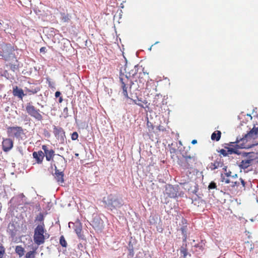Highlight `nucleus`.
<instances>
[{
  "label": "nucleus",
  "instance_id": "6e6d98bb",
  "mask_svg": "<svg viewBox=\"0 0 258 258\" xmlns=\"http://www.w3.org/2000/svg\"><path fill=\"white\" fill-rule=\"evenodd\" d=\"M246 244H247L248 245H249V242H247L246 243Z\"/></svg>",
  "mask_w": 258,
  "mask_h": 258
},
{
  "label": "nucleus",
  "instance_id": "4c0bfd02",
  "mask_svg": "<svg viewBox=\"0 0 258 258\" xmlns=\"http://www.w3.org/2000/svg\"><path fill=\"white\" fill-rule=\"evenodd\" d=\"M231 172L229 171L228 172H226L225 173V175L227 176V177H229V176H231Z\"/></svg>",
  "mask_w": 258,
  "mask_h": 258
},
{
  "label": "nucleus",
  "instance_id": "bb28decb",
  "mask_svg": "<svg viewBox=\"0 0 258 258\" xmlns=\"http://www.w3.org/2000/svg\"><path fill=\"white\" fill-rule=\"evenodd\" d=\"M36 220L39 221L40 224H41L42 222H43L44 220L43 215L42 214H39V215L37 217Z\"/></svg>",
  "mask_w": 258,
  "mask_h": 258
},
{
  "label": "nucleus",
  "instance_id": "412c9836",
  "mask_svg": "<svg viewBox=\"0 0 258 258\" xmlns=\"http://www.w3.org/2000/svg\"><path fill=\"white\" fill-rule=\"evenodd\" d=\"M15 251L20 257L24 254V249L21 246H17L15 248Z\"/></svg>",
  "mask_w": 258,
  "mask_h": 258
},
{
  "label": "nucleus",
  "instance_id": "3c124183",
  "mask_svg": "<svg viewBox=\"0 0 258 258\" xmlns=\"http://www.w3.org/2000/svg\"><path fill=\"white\" fill-rule=\"evenodd\" d=\"M232 177H237V174H235L234 175H233Z\"/></svg>",
  "mask_w": 258,
  "mask_h": 258
},
{
  "label": "nucleus",
  "instance_id": "dca6fc26",
  "mask_svg": "<svg viewBox=\"0 0 258 258\" xmlns=\"http://www.w3.org/2000/svg\"><path fill=\"white\" fill-rule=\"evenodd\" d=\"M13 93L15 96L21 99H22L23 97L26 95V94L24 93L23 90L22 89L18 88L17 86L14 88Z\"/></svg>",
  "mask_w": 258,
  "mask_h": 258
},
{
  "label": "nucleus",
  "instance_id": "473e14b6",
  "mask_svg": "<svg viewBox=\"0 0 258 258\" xmlns=\"http://www.w3.org/2000/svg\"><path fill=\"white\" fill-rule=\"evenodd\" d=\"M129 251V254L128 255L130 256V257H133L134 255V249L133 247H130L128 248Z\"/></svg>",
  "mask_w": 258,
  "mask_h": 258
},
{
  "label": "nucleus",
  "instance_id": "7ed1b4c3",
  "mask_svg": "<svg viewBox=\"0 0 258 258\" xmlns=\"http://www.w3.org/2000/svg\"><path fill=\"white\" fill-rule=\"evenodd\" d=\"M1 55L6 60H10L15 57L14 49L11 44L2 43L1 44Z\"/></svg>",
  "mask_w": 258,
  "mask_h": 258
},
{
  "label": "nucleus",
  "instance_id": "393cba45",
  "mask_svg": "<svg viewBox=\"0 0 258 258\" xmlns=\"http://www.w3.org/2000/svg\"><path fill=\"white\" fill-rule=\"evenodd\" d=\"M184 158L185 160V161L188 163L189 162H191V160H192V162H194L195 161V159H194V157H191L190 156V155H186V156H184Z\"/></svg>",
  "mask_w": 258,
  "mask_h": 258
},
{
  "label": "nucleus",
  "instance_id": "603ef678",
  "mask_svg": "<svg viewBox=\"0 0 258 258\" xmlns=\"http://www.w3.org/2000/svg\"><path fill=\"white\" fill-rule=\"evenodd\" d=\"M39 105H40L41 107H43V105H40L39 103H37Z\"/></svg>",
  "mask_w": 258,
  "mask_h": 258
},
{
  "label": "nucleus",
  "instance_id": "c85d7f7f",
  "mask_svg": "<svg viewBox=\"0 0 258 258\" xmlns=\"http://www.w3.org/2000/svg\"><path fill=\"white\" fill-rule=\"evenodd\" d=\"M10 66L11 70L12 71H13V72H15L18 68V66L17 64H11V63H10Z\"/></svg>",
  "mask_w": 258,
  "mask_h": 258
},
{
  "label": "nucleus",
  "instance_id": "72a5a7b5",
  "mask_svg": "<svg viewBox=\"0 0 258 258\" xmlns=\"http://www.w3.org/2000/svg\"><path fill=\"white\" fill-rule=\"evenodd\" d=\"M38 90H36V89H32V90H30V89H27V92L28 93H29L30 94H35L37 92Z\"/></svg>",
  "mask_w": 258,
  "mask_h": 258
},
{
  "label": "nucleus",
  "instance_id": "58836bf2",
  "mask_svg": "<svg viewBox=\"0 0 258 258\" xmlns=\"http://www.w3.org/2000/svg\"><path fill=\"white\" fill-rule=\"evenodd\" d=\"M46 48L42 47L40 49V52H45Z\"/></svg>",
  "mask_w": 258,
  "mask_h": 258
},
{
  "label": "nucleus",
  "instance_id": "a211bd4d",
  "mask_svg": "<svg viewBox=\"0 0 258 258\" xmlns=\"http://www.w3.org/2000/svg\"><path fill=\"white\" fill-rule=\"evenodd\" d=\"M186 243H183L182 245L180 248V252L181 254V257L183 258H186L187 256H191V254L187 252L186 249Z\"/></svg>",
  "mask_w": 258,
  "mask_h": 258
},
{
  "label": "nucleus",
  "instance_id": "5fc2aeb1",
  "mask_svg": "<svg viewBox=\"0 0 258 258\" xmlns=\"http://www.w3.org/2000/svg\"><path fill=\"white\" fill-rule=\"evenodd\" d=\"M230 144V146H232V144H233V142H231Z\"/></svg>",
  "mask_w": 258,
  "mask_h": 258
},
{
  "label": "nucleus",
  "instance_id": "c9c22d12",
  "mask_svg": "<svg viewBox=\"0 0 258 258\" xmlns=\"http://www.w3.org/2000/svg\"><path fill=\"white\" fill-rule=\"evenodd\" d=\"M60 94H61V93L59 91H56L55 93V97L56 98L59 97L60 96Z\"/></svg>",
  "mask_w": 258,
  "mask_h": 258
},
{
  "label": "nucleus",
  "instance_id": "6e6552de",
  "mask_svg": "<svg viewBox=\"0 0 258 258\" xmlns=\"http://www.w3.org/2000/svg\"><path fill=\"white\" fill-rule=\"evenodd\" d=\"M53 133L61 142L64 141L66 139L65 133L61 127L54 126L53 127Z\"/></svg>",
  "mask_w": 258,
  "mask_h": 258
},
{
  "label": "nucleus",
  "instance_id": "2f4dec72",
  "mask_svg": "<svg viewBox=\"0 0 258 258\" xmlns=\"http://www.w3.org/2000/svg\"><path fill=\"white\" fill-rule=\"evenodd\" d=\"M216 187V184L214 182H211L209 185V189H214Z\"/></svg>",
  "mask_w": 258,
  "mask_h": 258
},
{
  "label": "nucleus",
  "instance_id": "5701e85b",
  "mask_svg": "<svg viewBox=\"0 0 258 258\" xmlns=\"http://www.w3.org/2000/svg\"><path fill=\"white\" fill-rule=\"evenodd\" d=\"M59 243L63 247H66L67 245V242L63 236L60 237Z\"/></svg>",
  "mask_w": 258,
  "mask_h": 258
},
{
  "label": "nucleus",
  "instance_id": "9b49d317",
  "mask_svg": "<svg viewBox=\"0 0 258 258\" xmlns=\"http://www.w3.org/2000/svg\"><path fill=\"white\" fill-rule=\"evenodd\" d=\"M92 225L95 229L100 230L103 226V222L99 217L95 216L92 221Z\"/></svg>",
  "mask_w": 258,
  "mask_h": 258
},
{
  "label": "nucleus",
  "instance_id": "423d86ee",
  "mask_svg": "<svg viewBox=\"0 0 258 258\" xmlns=\"http://www.w3.org/2000/svg\"><path fill=\"white\" fill-rule=\"evenodd\" d=\"M26 110L28 114L33 118L38 121H41L43 119V116L41 114L39 109L36 108L30 103L27 104Z\"/></svg>",
  "mask_w": 258,
  "mask_h": 258
},
{
  "label": "nucleus",
  "instance_id": "1a4fd4ad",
  "mask_svg": "<svg viewBox=\"0 0 258 258\" xmlns=\"http://www.w3.org/2000/svg\"><path fill=\"white\" fill-rule=\"evenodd\" d=\"M165 192L170 198H174L177 196V188L169 184L166 186Z\"/></svg>",
  "mask_w": 258,
  "mask_h": 258
},
{
  "label": "nucleus",
  "instance_id": "f03ea898",
  "mask_svg": "<svg viewBox=\"0 0 258 258\" xmlns=\"http://www.w3.org/2000/svg\"><path fill=\"white\" fill-rule=\"evenodd\" d=\"M103 203L105 207L110 210L119 208L124 204L123 200L115 195H110L106 199L104 198Z\"/></svg>",
  "mask_w": 258,
  "mask_h": 258
},
{
  "label": "nucleus",
  "instance_id": "864d4df0",
  "mask_svg": "<svg viewBox=\"0 0 258 258\" xmlns=\"http://www.w3.org/2000/svg\"><path fill=\"white\" fill-rule=\"evenodd\" d=\"M183 242H185L186 241V238H185L183 240Z\"/></svg>",
  "mask_w": 258,
  "mask_h": 258
},
{
  "label": "nucleus",
  "instance_id": "39448f33",
  "mask_svg": "<svg viewBox=\"0 0 258 258\" xmlns=\"http://www.w3.org/2000/svg\"><path fill=\"white\" fill-rule=\"evenodd\" d=\"M123 76V74L120 72V81L121 83V88H122V93L123 95L127 98L131 99L134 102L135 104L138 105V106L144 107L143 103H147V102L144 100H142L141 98H139L138 97H137L136 99H133V98H130L128 96V93L127 91V87H126V85L125 83L123 81V78L122 76Z\"/></svg>",
  "mask_w": 258,
  "mask_h": 258
},
{
  "label": "nucleus",
  "instance_id": "37998d69",
  "mask_svg": "<svg viewBox=\"0 0 258 258\" xmlns=\"http://www.w3.org/2000/svg\"><path fill=\"white\" fill-rule=\"evenodd\" d=\"M253 248H254L253 245H252V244H250V251H251Z\"/></svg>",
  "mask_w": 258,
  "mask_h": 258
},
{
  "label": "nucleus",
  "instance_id": "cd10ccee",
  "mask_svg": "<svg viewBox=\"0 0 258 258\" xmlns=\"http://www.w3.org/2000/svg\"><path fill=\"white\" fill-rule=\"evenodd\" d=\"M225 148L227 149L228 155L232 154H233V152H234L235 148L230 147H225Z\"/></svg>",
  "mask_w": 258,
  "mask_h": 258
},
{
  "label": "nucleus",
  "instance_id": "4be33fe9",
  "mask_svg": "<svg viewBox=\"0 0 258 258\" xmlns=\"http://www.w3.org/2000/svg\"><path fill=\"white\" fill-rule=\"evenodd\" d=\"M58 156H59V158L58 159V161L60 164H62L61 167H63V168H64L66 167V160L65 158L63 157H62V156H60L59 155H58Z\"/></svg>",
  "mask_w": 258,
  "mask_h": 258
},
{
  "label": "nucleus",
  "instance_id": "c756f323",
  "mask_svg": "<svg viewBox=\"0 0 258 258\" xmlns=\"http://www.w3.org/2000/svg\"><path fill=\"white\" fill-rule=\"evenodd\" d=\"M72 140H76L78 139V134L77 132H74L72 134Z\"/></svg>",
  "mask_w": 258,
  "mask_h": 258
},
{
  "label": "nucleus",
  "instance_id": "f3484780",
  "mask_svg": "<svg viewBox=\"0 0 258 258\" xmlns=\"http://www.w3.org/2000/svg\"><path fill=\"white\" fill-rule=\"evenodd\" d=\"M253 159H244L242 160L239 165L241 169H245L249 167L252 163Z\"/></svg>",
  "mask_w": 258,
  "mask_h": 258
},
{
  "label": "nucleus",
  "instance_id": "ddd939ff",
  "mask_svg": "<svg viewBox=\"0 0 258 258\" xmlns=\"http://www.w3.org/2000/svg\"><path fill=\"white\" fill-rule=\"evenodd\" d=\"M13 146V142L11 139H6L3 142V148L5 152L10 151Z\"/></svg>",
  "mask_w": 258,
  "mask_h": 258
},
{
  "label": "nucleus",
  "instance_id": "49530a36",
  "mask_svg": "<svg viewBox=\"0 0 258 258\" xmlns=\"http://www.w3.org/2000/svg\"><path fill=\"white\" fill-rule=\"evenodd\" d=\"M248 154H249V153H245V152L242 153V156H247Z\"/></svg>",
  "mask_w": 258,
  "mask_h": 258
},
{
  "label": "nucleus",
  "instance_id": "6ab92c4d",
  "mask_svg": "<svg viewBox=\"0 0 258 258\" xmlns=\"http://www.w3.org/2000/svg\"><path fill=\"white\" fill-rule=\"evenodd\" d=\"M223 164V163L216 161L214 163H211L209 165V168H210L211 170H214L219 167H222Z\"/></svg>",
  "mask_w": 258,
  "mask_h": 258
},
{
  "label": "nucleus",
  "instance_id": "09e8293b",
  "mask_svg": "<svg viewBox=\"0 0 258 258\" xmlns=\"http://www.w3.org/2000/svg\"><path fill=\"white\" fill-rule=\"evenodd\" d=\"M227 166H224L223 168V170H224V171L226 172H227Z\"/></svg>",
  "mask_w": 258,
  "mask_h": 258
},
{
  "label": "nucleus",
  "instance_id": "8fccbe9b",
  "mask_svg": "<svg viewBox=\"0 0 258 258\" xmlns=\"http://www.w3.org/2000/svg\"><path fill=\"white\" fill-rule=\"evenodd\" d=\"M241 182L242 183V184L244 185V181H243V180L241 179Z\"/></svg>",
  "mask_w": 258,
  "mask_h": 258
},
{
  "label": "nucleus",
  "instance_id": "a19ab883",
  "mask_svg": "<svg viewBox=\"0 0 258 258\" xmlns=\"http://www.w3.org/2000/svg\"><path fill=\"white\" fill-rule=\"evenodd\" d=\"M159 41H156V42L154 44L152 45H151V46H150V48H149L148 50H149V51H151V49H152V46H153L154 45H155V44H157L159 43Z\"/></svg>",
  "mask_w": 258,
  "mask_h": 258
},
{
  "label": "nucleus",
  "instance_id": "f257e3e1",
  "mask_svg": "<svg viewBox=\"0 0 258 258\" xmlns=\"http://www.w3.org/2000/svg\"><path fill=\"white\" fill-rule=\"evenodd\" d=\"M49 237V235L46 232L44 222L38 225L34 229V241L38 245L44 243L45 239Z\"/></svg>",
  "mask_w": 258,
  "mask_h": 258
},
{
  "label": "nucleus",
  "instance_id": "f704fd0d",
  "mask_svg": "<svg viewBox=\"0 0 258 258\" xmlns=\"http://www.w3.org/2000/svg\"><path fill=\"white\" fill-rule=\"evenodd\" d=\"M136 74V73H132L131 72H129L128 73V75L127 74H126L125 76V77L126 78H128V77H131V75L133 76L135 75V74Z\"/></svg>",
  "mask_w": 258,
  "mask_h": 258
},
{
  "label": "nucleus",
  "instance_id": "ea45409f",
  "mask_svg": "<svg viewBox=\"0 0 258 258\" xmlns=\"http://www.w3.org/2000/svg\"><path fill=\"white\" fill-rule=\"evenodd\" d=\"M68 109L67 107H65L64 109H63V112L64 113H66V116H68Z\"/></svg>",
  "mask_w": 258,
  "mask_h": 258
},
{
  "label": "nucleus",
  "instance_id": "c03bdc74",
  "mask_svg": "<svg viewBox=\"0 0 258 258\" xmlns=\"http://www.w3.org/2000/svg\"><path fill=\"white\" fill-rule=\"evenodd\" d=\"M62 100H62V97H59V99H58V102L59 103H61L62 102Z\"/></svg>",
  "mask_w": 258,
  "mask_h": 258
},
{
  "label": "nucleus",
  "instance_id": "e433bc0d",
  "mask_svg": "<svg viewBox=\"0 0 258 258\" xmlns=\"http://www.w3.org/2000/svg\"><path fill=\"white\" fill-rule=\"evenodd\" d=\"M233 154H237V155H240L241 153L238 150H237L236 149H234V152H233Z\"/></svg>",
  "mask_w": 258,
  "mask_h": 258
},
{
  "label": "nucleus",
  "instance_id": "a18cd8bd",
  "mask_svg": "<svg viewBox=\"0 0 258 258\" xmlns=\"http://www.w3.org/2000/svg\"><path fill=\"white\" fill-rule=\"evenodd\" d=\"M197 143V141L196 140H193L192 141H191V143L192 144H195Z\"/></svg>",
  "mask_w": 258,
  "mask_h": 258
},
{
  "label": "nucleus",
  "instance_id": "aec40b11",
  "mask_svg": "<svg viewBox=\"0 0 258 258\" xmlns=\"http://www.w3.org/2000/svg\"><path fill=\"white\" fill-rule=\"evenodd\" d=\"M221 133L220 131H217L214 132L211 135V139L218 141L221 138Z\"/></svg>",
  "mask_w": 258,
  "mask_h": 258
},
{
  "label": "nucleus",
  "instance_id": "20e7f679",
  "mask_svg": "<svg viewBox=\"0 0 258 258\" xmlns=\"http://www.w3.org/2000/svg\"><path fill=\"white\" fill-rule=\"evenodd\" d=\"M7 134L9 137L15 138L18 140H23L25 135L24 130L21 126H10L7 128Z\"/></svg>",
  "mask_w": 258,
  "mask_h": 258
},
{
  "label": "nucleus",
  "instance_id": "9d476101",
  "mask_svg": "<svg viewBox=\"0 0 258 258\" xmlns=\"http://www.w3.org/2000/svg\"><path fill=\"white\" fill-rule=\"evenodd\" d=\"M42 149L44 151V156L48 161H51L55 155L54 151L52 149H49L46 145H43Z\"/></svg>",
  "mask_w": 258,
  "mask_h": 258
},
{
  "label": "nucleus",
  "instance_id": "0eeeda50",
  "mask_svg": "<svg viewBox=\"0 0 258 258\" xmlns=\"http://www.w3.org/2000/svg\"><path fill=\"white\" fill-rule=\"evenodd\" d=\"M258 137V127L254 126L248 133L245 134L241 139L243 142H247L251 139H255Z\"/></svg>",
  "mask_w": 258,
  "mask_h": 258
},
{
  "label": "nucleus",
  "instance_id": "f8f14e48",
  "mask_svg": "<svg viewBox=\"0 0 258 258\" xmlns=\"http://www.w3.org/2000/svg\"><path fill=\"white\" fill-rule=\"evenodd\" d=\"M54 178L57 181V182L59 183H62L64 182V174L63 173V171H60V170H58L56 166V165H54Z\"/></svg>",
  "mask_w": 258,
  "mask_h": 258
},
{
  "label": "nucleus",
  "instance_id": "a878e982",
  "mask_svg": "<svg viewBox=\"0 0 258 258\" xmlns=\"http://www.w3.org/2000/svg\"><path fill=\"white\" fill-rule=\"evenodd\" d=\"M221 179L222 182H225L226 183H229L230 182V180L227 178H225V176L222 173L221 175Z\"/></svg>",
  "mask_w": 258,
  "mask_h": 258
},
{
  "label": "nucleus",
  "instance_id": "79ce46f5",
  "mask_svg": "<svg viewBox=\"0 0 258 258\" xmlns=\"http://www.w3.org/2000/svg\"><path fill=\"white\" fill-rule=\"evenodd\" d=\"M4 252V250L0 249V258L2 257Z\"/></svg>",
  "mask_w": 258,
  "mask_h": 258
},
{
  "label": "nucleus",
  "instance_id": "b1692460",
  "mask_svg": "<svg viewBox=\"0 0 258 258\" xmlns=\"http://www.w3.org/2000/svg\"><path fill=\"white\" fill-rule=\"evenodd\" d=\"M35 251H30L28 252L25 255V258H34Z\"/></svg>",
  "mask_w": 258,
  "mask_h": 258
},
{
  "label": "nucleus",
  "instance_id": "de8ad7c7",
  "mask_svg": "<svg viewBox=\"0 0 258 258\" xmlns=\"http://www.w3.org/2000/svg\"><path fill=\"white\" fill-rule=\"evenodd\" d=\"M232 186H234L235 185H236L237 184V182H232Z\"/></svg>",
  "mask_w": 258,
  "mask_h": 258
},
{
  "label": "nucleus",
  "instance_id": "4468645a",
  "mask_svg": "<svg viewBox=\"0 0 258 258\" xmlns=\"http://www.w3.org/2000/svg\"><path fill=\"white\" fill-rule=\"evenodd\" d=\"M33 158L36 160V163L41 164L44 157V153L42 151L34 152L32 154Z\"/></svg>",
  "mask_w": 258,
  "mask_h": 258
},
{
  "label": "nucleus",
  "instance_id": "7c9ffc66",
  "mask_svg": "<svg viewBox=\"0 0 258 258\" xmlns=\"http://www.w3.org/2000/svg\"><path fill=\"white\" fill-rule=\"evenodd\" d=\"M219 152L221 154L223 155V156L225 157L228 155L227 153V151L225 149H222L220 150Z\"/></svg>",
  "mask_w": 258,
  "mask_h": 258
},
{
  "label": "nucleus",
  "instance_id": "2eb2a0df",
  "mask_svg": "<svg viewBox=\"0 0 258 258\" xmlns=\"http://www.w3.org/2000/svg\"><path fill=\"white\" fill-rule=\"evenodd\" d=\"M75 225V231L76 233V234H77L78 236L79 237V238H81V239H84V236L83 234H82V225H81V223L80 222V221H76L75 222V223L74 224Z\"/></svg>",
  "mask_w": 258,
  "mask_h": 258
}]
</instances>
